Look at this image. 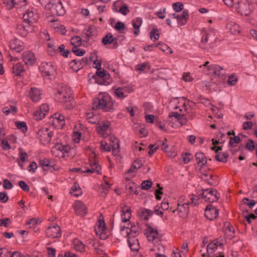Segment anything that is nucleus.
I'll use <instances>...</instances> for the list:
<instances>
[{
  "label": "nucleus",
  "instance_id": "obj_1",
  "mask_svg": "<svg viewBox=\"0 0 257 257\" xmlns=\"http://www.w3.org/2000/svg\"><path fill=\"white\" fill-rule=\"evenodd\" d=\"M93 110L101 109L104 112H112L114 110V101L107 93L99 94L93 99Z\"/></svg>",
  "mask_w": 257,
  "mask_h": 257
},
{
  "label": "nucleus",
  "instance_id": "obj_2",
  "mask_svg": "<svg viewBox=\"0 0 257 257\" xmlns=\"http://www.w3.org/2000/svg\"><path fill=\"white\" fill-rule=\"evenodd\" d=\"M52 153L59 158L67 159L72 155V149L68 145L57 144L53 147Z\"/></svg>",
  "mask_w": 257,
  "mask_h": 257
},
{
  "label": "nucleus",
  "instance_id": "obj_3",
  "mask_svg": "<svg viewBox=\"0 0 257 257\" xmlns=\"http://www.w3.org/2000/svg\"><path fill=\"white\" fill-rule=\"evenodd\" d=\"M235 8L237 12L241 15L247 16L253 11V7L248 0H239L235 4Z\"/></svg>",
  "mask_w": 257,
  "mask_h": 257
},
{
  "label": "nucleus",
  "instance_id": "obj_4",
  "mask_svg": "<svg viewBox=\"0 0 257 257\" xmlns=\"http://www.w3.org/2000/svg\"><path fill=\"white\" fill-rule=\"evenodd\" d=\"M23 20L25 24L32 25L37 22L39 16L36 10L34 8L28 9L23 15Z\"/></svg>",
  "mask_w": 257,
  "mask_h": 257
},
{
  "label": "nucleus",
  "instance_id": "obj_5",
  "mask_svg": "<svg viewBox=\"0 0 257 257\" xmlns=\"http://www.w3.org/2000/svg\"><path fill=\"white\" fill-rule=\"evenodd\" d=\"M52 132L48 128L41 127L37 132V137L43 145L49 143L52 140Z\"/></svg>",
  "mask_w": 257,
  "mask_h": 257
},
{
  "label": "nucleus",
  "instance_id": "obj_6",
  "mask_svg": "<svg viewBox=\"0 0 257 257\" xmlns=\"http://www.w3.org/2000/svg\"><path fill=\"white\" fill-rule=\"evenodd\" d=\"M39 69L43 76L46 78H49L50 76L53 75L55 71V68L50 62H42L40 65Z\"/></svg>",
  "mask_w": 257,
  "mask_h": 257
},
{
  "label": "nucleus",
  "instance_id": "obj_7",
  "mask_svg": "<svg viewBox=\"0 0 257 257\" xmlns=\"http://www.w3.org/2000/svg\"><path fill=\"white\" fill-rule=\"evenodd\" d=\"M114 140H116L115 143H114V144L111 145L110 146L106 142H101L100 144L101 149L104 151L106 152H110L111 150V146H112V155L114 156H117L119 152H120V145H119V141L117 139H115L114 138Z\"/></svg>",
  "mask_w": 257,
  "mask_h": 257
},
{
  "label": "nucleus",
  "instance_id": "obj_8",
  "mask_svg": "<svg viewBox=\"0 0 257 257\" xmlns=\"http://www.w3.org/2000/svg\"><path fill=\"white\" fill-rule=\"evenodd\" d=\"M50 7L48 8L51 10L52 13L58 16H63L65 14V11L60 0H52Z\"/></svg>",
  "mask_w": 257,
  "mask_h": 257
},
{
  "label": "nucleus",
  "instance_id": "obj_9",
  "mask_svg": "<svg viewBox=\"0 0 257 257\" xmlns=\"http://www.w3.org/2000/svg\"><path fill=\"white\" fill-rule=\"evenodd\" d=\"M202 196L205 201L210 202H216L219 198L217 191L213 189L204 190L202 193Z\"/></svg>",
  "mask_w": 257,
  "mask_h": 257
},
{
  "label": "nucleus",
  "instance_id": "obj_10",
  "mask_svg": "<svg viewBox=\"0 0 257 257\" xmlns=\"http://www.w3.org/2000/svg\"><path fill=\"white\" fill-rule=\"evenodd\" d=\"M90 168H75L76 171L81 174L83 173H96L97 174L101 173V167L97 163H92L89 164Z\"/></svg>",
  "mask_w": 257,
  "mask_h": 257
},
{
  "label": "nucleus",
  "instance_id": "obj_11",
  "mask_svg": "<svg viewBox=\"0 0 257 257\" xmlns=\"http://www.w3.org/2000/svg\"><path fill=\"white\" fill-rule=\"evenodd\" d=\"M72 92L69 88L66 87H62L58 90V98L59 101L61 102H64V101H70L73 99L71 96Z\"/></svg>",
  "mask_w": 257,
  "mask_h": 257
},
{
  "label": "nucleus",
  "instance_id": "obj_12",
  "mask_svg": "<svg viewBox=\"0 0 257 257\" xmlns=\"http://www.w3.org/2000/svg\"><path fill=\"white\" fill-rule=\"evenodd\" d=\"M46 233L48 237L58 238L61 236L60 228L56 224H52L46 230Z\"/></svg>",
  "mask_w": 257,
  "mask_h": 257
},
{
  "label": "nucleus",
  "instance_id": "obj_13",
  "mask_svg": "<svg viewBox=\"0 0 257 257\" xmlns=\"http://www.w3.org/2000/svg\"><path fill=\"white\" fill-rule=\"evenodd\" d=\"M189 201L184 202L182 204L178 203V207L176 210H174L173 212L178 211V214L180 217L182 218H185L189 212Z\"/></svg>",
  "mask_w": 257,
  "mask_h": 257
},
{
  "label": "nucleus",
  "instance_id": "obj_14",
  "mask_svg": "<svg viewBox=\"0 0 257 257\" xmlns=\"http://www.w3.org/2000/svg\"><path fill=\"white\" fill-rule=\"evenodd\" d=\"M126 229V231L125 232L126 236H130L129 237H136L139 234V226L135 225L132 224L129 227L128 226H123L121 228V232L122 234L123 233L125 229Z\"/></svg>",
  "mask_w": 257,
  "mask_h": 257
},
{
  "label": "nucleus",
  "instance_id": "obj_15",
  "mask_svg": "<svg viewBox=\"0 0 257 257\" xmlns=\"http://www.w3.org/2000/svg\"><path fill=\"white\" fill-rule=\"evenodd\" d=\"M218 209L216 207L208 205L205 210V216L207 219L213 220L218 216Z\"/></svg>",
  "mask_w": 257,
  "mask_h": 257
},
{
  "label": "nucleus",
  "instance_id": "obj_16",
  "mask_svg": "<svg viewBox=\"0 0 257 257\" xmlns=\"http://www.w3.org/2000/svg\"><path fill=\"white\" fill-rule=\"evenodd\" d=\"M10 47L12 50L20 52L25 48L24 43L18 39L12 40L10 42Z\"/></svg>",
  "mask_w": 257,
  "mask_h": 257
},
{
  "label": "nucleus",
  "instance_id": "obj_17",
  "mask_svg": "<svg viewBox=\"0 0 257 257\" xmlns=\"http://www.w3.org/2000/svg\"><path fill=\"white\" fill-rule=\"evenodd\" d=\"M23 60L27 65H32L36 60L34 54L31 51H24Z\"/></svg>",
  "mask_w": 257,
  "mask_h": 257
},
{
  "label": "nucleus",
  "instance_id": "obj_18",
  "mask_svg": "<svg viewBox=\"0 0 257 257\" xmlns=\"http://www.w3.org/2000/svg\"><path fill=\"white\" fill-rule=\"evenodd\" d=\"M17 30L18 33H19L22 36L25 37L27 35L28 33L32 32L33 30V28L32 25L25 24L24 22H23L22 25H20L17 26Z\"/></svg>",
  "mask_w": 257,
  "mask_h": 257
},
{
  "label": "nucleus",
  "instance_id": "obj_19",
  "mask_svg": "<svg viewBox=\"0 0 257 257\" xmlns=\"http://www.w3.org/2000/svg\"><path fill=\"white\" fill-rule=\"evenodd\" d=\"M95 230L97 234L100 235L101 239H105V231L106 229V225L104 220H99L98 224L96 225Z\"/></svg>",
  "mask_w": 257,
  "mask_h": 257
},
{
  "label": "nucleus",
  "instance_id": "obj_20",
  "mask_svg": "<svg viewBox=\"0 0 257 257\" xmlns=\"http://www.w3.org/2000/svg\"><path fill=\"white\" fill-rule=\"evenodd\" d=\"M76 214L80 216H84L87 213L86 206L80 201L75 202L74 205Z\"/></svg>",
  "mask_w": 257,
  "mask_h": 257
},
{
  "label": "nucleus",
  "instance_id": "obj_21",
  "mask_svg": "<svg viewBox=\"0 0 257 257\" xmlns=\"http://www.w3.org/2000/svg\"><path fill=\"white\" fill-rule=\"evenodd\" d=\"M127 242L131 249L137 252L136 257H140L141 255L140 254H138V252L140 247L138 239L136 238V237H128Z\"/></svg>",
  "mask_w": 257,
  "mask_h": 257
},
{
  "label": "nucleus",
  "instance_id": "obj_22",
  "mask_svg": "<svg viewBox=\"0 0 257 257\" xmlns=\"http://www.w3.org/2000/svg\"><path fill=\"white\" fill-rule=\"evenodd\" d=\"M189 11L188 10H184L182 13L178 14L177 18V22L180 26H184L187 24L189 19Z\"/></svg>",
  "mask_w": 257,
  "mask_h": 257
},
{
  "label": "nucleus",
  "instance_id": "obj_23",
  "mask_svg": "<svg viewBox=\"0 0 257 257\" xmlns=\"http://www.w3.org/2000/svg\"><path fill=\"white\" fill-rule=\"evenodd\" d=\"M29 95L30 98L34 102L39 101L41 98V92L40 89L36 87H31Z\"/></svg>",
  "mask_w": 257,
  "mask_h": 257
},
{
  "label": "nucleus",
  "instance_id": "obj_24",
  "mask_svg": "<svg viewBox=\"0 0 257 257\" xmlns=\"http://www.w3.org/2000/svg\"><path fill=\"white\" fill-rule=\"evenodd\" d=\"M208 70H212L214 74L218 76H223L226 73L225 70L223 68L216 64L208 66Z\"/></svg>",
  "mask_w": 257,
  "mask_h": 257
},
{
  "label": "nucleus",
  "instance_id": "obj_25",
  "mask_svg": "<svg viewBox=\"0 0 257 257\" xmlns=\"http://www.w3.org/2000/svg\"><path fill=\"white\" fill-rule=\"evenodd\" d=\"M195 159L198 166L201 168L204 167L207 163L205 155L202 152H197L195 155Z\"/></svg>",
  "mask_w": 257,
  "mask_h": 257
},
{
  "label": "nucleus",
  "instance_id": "obj_26",
  "mask_svg": "<svg viewBox=\"0 0 257 257\" xmlns=\"http://www.w3.org/2000/svg\"><path fill=\"white\" fill-rule=\"evenodd\" d=\"M146 234L149 241H153L158 236L157 229L152 227H149L147 228Z\"/></svg>",
  "mask_w": 257,
  "mask_h": 257
},
{
  "label": "nucleus",
  "instance_id": "obj_27",
  "mask_svg": "<svg viewBox=\"0 0 257 257\" xmlns=\"http://www.w3.org/2000/svg\"><path fill=\"white\" fill-rule=\"evenodd\" d=\"M151 66L148 62L139 64L136 66L135 69L139 71L140 73H147L150 70Z\"/></svg>",
  "mask_w": 257,
  "mask_h": 257
},
{
  "label": "nucleus",
  "instance_id": "obj_28",
  "mask_svg": "<svg viewBox=\"0 0 257 257\" xmlns=\"http://www.w3.org/2000/svg\"><path fill=\"white\" fill-rule=\"evenodd\" d=\"M121 218L122 222H126L130 221L131 217V210L129 207H123L121 210Z\"/></svg>",
  "mask_w": 257,
  "mask_h": 257
},
{
  "label": "nucleus",
  "instance_id": "obj_29",
  "mask_svg": "<svg viewBox=\"0 0 257 257\" xmlns=\"http://www.w3.org/2000/svg\"><path fill=\"white\" fill-rule=\"evenodd\" d=\"M179 99L178 102V105L176 106L174 108H179V111L181 112H184L187 110V105H186V99L184 97L177 98Z\"/></svg>",
  "mask_w": 257,
  "mask_h": 257
},
{
  "label": "nucleus",
  "instance_id": "obj_30",
  "mask_svg": "<svg viewBox=\"0 0 257 257\" xmlns=\"http://www.w3.org/2000/svg\"><path fill=\"white\" fill-rule=\"evenodd\" d=\"M52 117L54 119L53 124L55 123H60V126H63L64 124L65 116L64 115L59 113H56Z\"/></svg>",
  "mask_w": 257,
  "mask_h": 257
},
{
  "label": "nucleus",
  "instance_id": "obj_31",
  "mask_svg": "<svg viewBox=\"0 0 257 257\" xmlns=\"http://www.w3.org/2000/svg\"><path fill=\"white\" fill-rule=\"evenodd\" d=\"M70 194L75 197H79L82 194V192L78 184L75 183L73 184L71 190Z\"/></svg>",
  "mask_w": 257,
  "mask_h": 257
},
{
  "label": "nucleus",
  "instance_id": "obj_32",
  "mask_svg": "<svg viewBox=\"0 0 257 257\" xmlns=\"http://www.w3.org/2000/svg\"><path fill=\"white\" fill-rule=\"evenodd\" d=\"M24 65L21 63H17L16 64L14 65L13 67V73L17 76L20 75L24 71Z\"/></svg>",
  "mask_w": 257,
  "mask_h": 257
},
{
  "label": "nucleus",
  "instance_id": "obj_33",
  "mask_svg": "<svg viewBox=\"0 0 257 257\" xmlns=\"http://www.w3.org/2000/svg\"><path fill=\"white\" fill-rule=\"evenodd\" d=\"M70 67L76 72L82 69L81 62L78 59H73L69 64Z\"/></svg>",
  "mask_w": 257,
  "mask_h": 257
},
{
  "label": "nucleus",
  "instance_id": "obj_34",
  "mask_svg": "<svg viewBox=\"0 0 257 257\" xmlns=\"http://www.w3.org/2000/svg\"><path fill=\"white\" fill-rule=\"evenodd\" d=\"M73 244L74 247L76 251L80 252L85 251V245L83 242L78 239H75L74 240Z\"/></svg>",
  "mask_w": 257,
  "mask_h": 257
},
{
  "label": "nucleus",
  "instance_id": "obj_35",
  "mask_svg": "<svg viewBox=\"0 0 257 257\" xmlns=\"http://www.w3.org/2000/svg\"><path fill=\"white\" fill-rule=\"evenodd\" d=\"M228 156L229 155L227 152H221L218 153L215 156V159L218 161L225 163L227 161Z\"/></svg>",
  "mask_w": 257,
  "mask_h": 257
},
{
  "label": "nucleus",
  "instance_id": "obj_36",
  "mask_svg": "<svg viewBox=\"0 0 257 257\" xmlns=\"http://www.w3.org/2000/svg\"><path fill=\"white\" fill-rule=\"evenodd\" d=\"M114 41L115 39L113 38L112 35L109 33L102 38V43L103 45H106L114 42Z\"/></svg>",
  "mask_w": 257,
  "mask_h": 257
},
{
  "label": "nucleus",
  "instance_id": "obj_37",
  "mask_svg": "<svg viewBox=\"0 0 257 257\" xmlns=\"http://www.w3.org/2000/svg\"><path fill=\"white\" fill-rule=\"evenodd\" d=\"M70 43L73 47H79L82 44L81 38L78 36H74L71 38Z\"/></svg>",
  "mask_w": 257,
  "mask_h": 257
},
{
  "label": "nucleus",
  "instance_id": "obj_38",
  "mask_svg": "<svg viewBox=\"0 0 257 257\" xmlns=\"http://www.w3.org/2000/svg\"><path fill=\"white\" fill-rule=\"evenodd\" d=\"M234 232L235 231L233 226L229 223H228L225 232V234L229 236L230 239H231L234 237Z\"/></svg>",
  "mask_w": 257,
  "mask_h": 257
},
{
  "label": "nucleus",
  "instance_id": "obj_39",
  "mask_svg": "<svg viewBox=\"0 0 257 257\" xmlns=\"http://www.w3.org/2000/svg\"><path fill=\"white\" fill-rule=\"evenodd\" d=\"M222 243H219L218 242H211L209 243L207 246V251H210V253L213 252L217 249L218 245H222Z\"/></svg>",
  "mask_w": 257,
  "mask_h": 257
},
{
  "label": "nucleus",
  "instance_id": "obj_40",
  "mask_svg": "<svg viewBox=\"0 0 257 257\" xmlns=\"http://www.w3.org/2000/svg\"><path fill=\"white\" fill-rule=\"evenodd\" d=\"M114 93L116 97L120 99H124L127 96V94H124V90L121 87H118L115 89Z\"/></svg>",
  "mask_w": 257,
  "mask_h": 257
},
{
  "label": "nucleus",
  "instance_id": "obj_41",
  "mask_svg": "<svg viewBox=\"0 0 257 257\" xmlns=\"http://www.w3.org/2000/svg\"><path fill=\"white\" fill-rule=\"evenodd\" d=\"M153 214V212L149 209L143 208L141 210V215L145 220H148Z\"/></svg>",
  "mask_w": 257,
  "mask_h": 257
},
{
  "label": "nucleus",
  "instance_id": "obj_42",
  "mask_svg": "<svg viewBox=\"0 0 257 257\" xmlns=\"http://www.w3.org/2000/svg\"><path fill=\"white\" fill-rule=\"evenodd\" d=\"M15 124L17 128L21 130L23 133H25L28 131L26 123L24 121H16Z\"/></svg>",
  "mask_w": 257,
  "mask_h": 257
},
{
  "label": "nucleus",
  "instance_id": "obj_43",
  "mask_svg": "<svg viewBox=\"0 0 257 257\" xmlns=\"http://www.w3.org/2000/svg\"><path fill=\"white\" fill-rule=\"evenodd\" d=\"M96 75L103 78L104 80L107 79L110 76L109 74L107 73L106 71L104 70H101V69H99V71L97 70L96 71Z\"/></svg>",
  "mask_w": 257,
  "mask_h": 257
},
{
  "label": "nucleus",
  "instance_id": "obj_44",
  "mask_svg": "<svg viewBox=\"0 0 257 257\" xmlns=\"http://www.w3.org/2000/svg\"><path fill=\"white\" fill-rule=\"evenodd\" d=\"M3 2L8 9H12L18 3V0H3Z\"/></svg>",
  "mask_w": 257,
  "mask_h": 257
},
{
  "label": "nucleus",
  "instance_id": "obj_45",
  "mask_svg": "<svg viewBox=\"0 0 257 257\" xmlns=\"http://www.w3.org/2000/svg\"><path fill=\"white\" fill-rule=\"evenodd\" d=\"M208 37H209V35L207 33H205L202 37L201 41L200 43V47L201 48L203 49H206L207 48L205 46L208 41Z\"/></svg>",
  "mask_w": 257,
  "mask_h": 257
},
{
  "label": "nucleus",
  "instance_id": "obj_46",
  "mask_svg": "<svg viewBox=\"0 0 257 257\" xmlns=\"http://www.w3.org/2000/svg\"><path fill=\"white\" fill-rule=\"evenodd\" d=\"M47 45L49 54L51 55L55 54L57 50V46L56 45L55 43L51 44V43H48Z\"/></svg>",
  "mask_w": 257,
  "mask_h": 257
},
{
  "label": "nucleus",
  "instance_id": "obj_47",
  "mask_svg": "<svg viewBox=\"0 0 257 257\" xmlns=\"http://www.w3.org/2000/svg\"><path fill=\"white\" fill-rule=\"evenodd\" d=\"M40 165L43 168V169H45L46 167H52L53 165H51V161L49 159L45 158L43 160L40 161Z\"/></svg>",
  "mask_w": 257,
  "mask_h": 257
},
{
  "label": "nucleus",
  "instance_id": "obj_48",
  "mask_svg": "<svg viewBox=\"0 0 257 257\" xmlns=\"http://www.w3.org/2000/svg\"><path fill=\"white\" fill-rule=\"evenodd\" d=\"M79 47H73L72 49V51L76 55V56H82L85 53V50L83 49H80Z\"/></svg>",
  "mask_w": 257,
  "mask_h": 257
},
{
  "label": "nucleus",
  "instance_id": "obj_49",
  "mask_svg": "<svg viewBox=\"0 0 257 257\" xmlns=\"http://www.w3.org/2000/svg\"><path fill=\"white\" fill-rule=\"evenodd\" d=\"M173 10L176 12H181L183 10L184 5L181 2H177L175 3H174L172 6Z\"/></svg>",
  "mask_w": 257,
  "mask_h": 257
},
{
  "label": "nucleus",
  "instance_id": "obj_50",
  "mask_svg": "<svg viewBox=\"0 0 257 257\" xmlns=\"http://www.w3.org/2000/svg\"><path fill=\"white\" fill-rule=\"evenodd\" d=\"M142 24V19L141 18H137L133 21V26L135 29H139Z\"/></svg>",
  "mask_w": 257,
  "mask_h": 257
},
{
  "label": "nucleus",
  "instance_id": "obj_51",
  "mask_svg": "<svg viewBox=\"0 0 257 257\" xmlns=\"http://www.w3.org/2000/svg\"><path fill=\"white\" fill-rule=\"evenodd\" d=\"M158 31L157 29H153L150 32V38L154 41L157 40L159 38V34L157 33Z\"/></svg>",
  "mask_w": 257,
  "mask_h": 257
},
{
  "label": "nucleus",
  "instance_id": "obj_52",
  "mask_svg": "<svg viewBox=\"0 0 257 257\" xmlns=\"http://www.w3.org/2000/svg\"><path fill=\"white\" fill-rule=\"evenodd\" d=\"M198 197L197 196L194 195L193 194L190 195V201H189V205L193 206H195L197 205L198 204Z\"/></svg>",
  "mask_w": 257,
  "mask_h": 257
},
{
  "label": "nucleus",
  "instance_id": "obj_53",
  "mask_svg": "<svg viewBox=\"0 0 257 257\" xmlns=\"http://www.w3.org/2000/svg\"><path fill=\"white\" fill-rule=\"evenodd\" d=\"M152 185V181L146 180L142 182L141 184V187L142 189L147 190L151 187Z\"/></svg>",
  "mask_w": 257,
  "mask_h": 257
},
{
  "label": "nucleus",
  "instance_id": "obj_54",
  "mask_svg": "<svg viewBox=\"0 0 257 257\" xmlns=\"http://www.w3.org/2000/svg\"><path fill=\"white\" fill-rule=\"evenodd\" d=\"M231 32L233 35L238 34L240 33V29L237 24H233L232 28H230Z\"/></svg>",
  "mask_w": 257,
  "mask_h": 257
},
{
  "label": "nucleus",
  "instance_id": "obj_55",
  "mask_svg": "<svg viewBox=\"0 0 257 257\" xmlns=\"http://www.w3.org/2000/svg\"><path fill=\"white\" fill-rule=\"evenodd\" d=\"M242 201L246 204V205L249 207V208H252L253 206H254L255 204V202L254 200L252 199H249L247 198H244L242 200Z\"/></svg>",
  "mask_w": 257,
  "mask_h": 257
},
{
  "label": "nucleus",
  "instance_id": "obj_56",
  "mask_svg": "<svg viewBox=\"0 0 257 257\" xmlns=\"http://www.w3.org/2000/svg\"><path fill=\"white\" fill-rule=\"evenodd\" d=\"M9 255V257H26L25 255L22 252L18 251H14L12 253L11 252L8 251L6 256H8Z\"/></svg>",
  "mask_w": 257,
  "mask_h": 257
},
{
  "label": "nucleus",
  "instance_id": "obj_57",
  "mask_svg": "<svg viewBox=\"0 0 257 257\" xmlns=\"http://www.w3.org/2000/svg\"><path fill=\"white\" fill-rule=\"evenodd\" d=\"M11 220L9 218H2L0 219V226H4L5 227H8L10 223H11Z\"/></svg>",
  "mask_w": 257,
  "mask_h": 257
},
{
  "label": "nucleus",
  "instance_id": "obj_58",
  "mask_svg": "<svg viewBox=\"0 0 257 257\" xmlns=\"http://www.w3.org/2000/svg\"><path fill=\"white\" fill-rule=\"evenodd\" d=\"M245 148L248 151L251 152L255 148L254 143L253 140L249 139L245 145Z\"/></svg>",
  "mask_w": 257,
  "mask_h": 257
},
{
  "label": "nucleus",
  "instance_id": "obj_59",
  "mask_svg": "<svg viewBox=\"0 0 257 257\" xmlns=\"http://www.w3.org/2000/svg\"><path fill=\"white\" fill-rule=\"evenodd\" d=\"M193 159L192 155L189 153H186L183 156V160L184 164H188Z\"/></svg>",
  "mask_w": 257,
  "mask_h": 257
},
{
  "label": "nucleus",
  "instance_id": "obj_60",
  "mask_svg": "<svg viewBox=\"0 0 257 257\" xmlns=\"http://www.w3.org/2000/svg\"><path fill=\"white\" fill-rule=\"evenodd\" d=\"M19 185L20 186V187L23 191L27 192L29 191L30 187L25 181H20L19 182Z\"/></svg>",
  "mask_w": 257,
  "mask_h": 257
},
{
  "label": "nucleus",
  "instance_id": "obj_61",
  "mask_svg": "<svg viewBox=\"0 0 257 257\" xmlns=\"http://www.w3.org/2000/svg\"><path fill=\"white\" fill-rule=\"evenodd\" d=\"M119 12L122 15L125 16L130 13V10L126 5H123L119 8Z\"/></svg>",
  "mask_w": 257,
  "mask_h": 257
},
{
  "label": "nucleus",
  "instance_id": "obj_62",
  "mask_svg": "<svg viewBox=\"0 0 257 257\" xmlns=\"http://www.w3.org/2000/svg\"><path fill=\"white\" fill-rule=\"evenodd\" d=\"M240 141H241V140L238 136H234L233 138H230V141L229 142V145L230 146H233L234 143L238 144L240 142Z\"/></svg>",
  "mask_w": 257,
  "mask_h": 257
},
{
  "label": "nucleus",
  "instance_id": "obj_63",
  "mask_svg": "<svg viewBox=\"0 0 257 257\" xmlns=\"http://www.w3.org/2000/svg\"><path fill=\"white\" fill-rule=\"evenodd\" d=\"M46 114L40 110H38L35 112V117L36 120H41L45 116Z\"/></svg>",
  "mask_w": 257,
  "mask_h": 257
},
{
  "label": "nucleus",
  "instance_id": "obj_64",
  "mask_svg": "<svg viewBox=\"0 0 257 257\" xmlns=\"http://www.w3.org/2000/svg\"><path fill=\"white\" fill-rule=\"evenodd\" d=\"M48 257H55L56 249L51 247H47Z\"/></svg>",
  "mask_w": 257,
  "mask_h": 257
}]
</instances>
